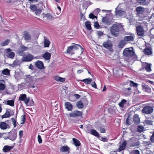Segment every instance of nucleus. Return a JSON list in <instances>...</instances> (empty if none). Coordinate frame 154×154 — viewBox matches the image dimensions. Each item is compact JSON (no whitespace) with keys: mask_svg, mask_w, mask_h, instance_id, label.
I'll use <instances>...</instances> for the list:
<instances>
[{"mask_svg":"<svg viewBox=\"0 0 154 154\" xmlns=\"http://www.w3.org/2000/svg\"><path fill=\"white\" fill-rule=\"evenodd\" d=\"M50 44V41L46 39L44 42V46L45 47H48Z\"/></svg>","mask_w":154,"mask_h":154,"instance_id":"4c0bfd02","label":"nucleus"},{"mask_svg":"<svg viewBox=\"0 0 154 154\" xmlns=\"http://www.w3.org/2000/svg\"><path fill=\"white\" fill-rule=\"evenodd\" d=\"M129 82L130 83V86H133L136 87H137V85H138V84L137 83L134 82L133 81H130Z\"/></svg>","mask_w":154,"mask_h":154,"instance_id":"49530a36","label":"nucleus"},{"mask_svg":"<svg viewBox=\"0 0 154 154\" xmlns=\"http://www.w3.org/2000/svg\"><path fill=\"white\" fill-rule=\"evenodd\" d=\"M146 65L145 66V69L147 72H150L151 71V66L152 64H147L146 63Z\"/></svg>","mask_w":154,"mask_h":154,"instance_id":"2f4dec72","label":"nucleus"},{"mask_svg":"<svg viewBox=\"0 0 154 154\" xmlns=\"http://www.w3.org/2000/svg\"><path fill=\"white\" fill-rule=\"evenodd\" d=\"M35 65L36 67L39 69H42L44 68V64L41 61H37L35 63Z\"/></svg>","mask_w":154,"mask_h":154,"instance_id":"2eb2a0df","label":"nucleus"},{"mask_svg":"<svg viewBox=\"0 0 154 154\" xmlns=\"http://www.w3.org/2000/svg\"><path fill=\"white\" fill-rule=\"evenodd\" d=\"M85 25L87 29L90 30L91 29L90 22L89 21H87L85 23Z\"/></svg>","mask_w":154,"mask_h":154,"instance_id":"f704fd0d","label":"nucleus"},{"mask_svg":"<svg viewBox=\"0 0 154 154\" xmlns=\"http://www.w3.org/2000/svg\"><path fill=\"white\" fill-rule=\"evenodd\" d=\"M51 54L48 52H46L42 55V57L46 60H49L50 59Z\"/></svg>","mask_w":154,"mask_h":154,"instance_id":"aec40b11","label":"nucleus"},{"mask_svg":"<svg viewBox=\"0 0 154 154\" xmlns=\"http://www.w3.org/2000/svg\"><path fill=\"white\" fill-rule=\"evenodd\" d=\"M92 79L90 78H88L82 80H80V81H82L84 82L85 84H90L91 82L92 81Z\"/></svg>","mask_w":154,"mask_h":154,"instance_id":"c85d7f7f","label":"nucleus"},{"mask_svg":"<svg viewBox=\"0 0 154 154\" xmlns=\"http://www.w3.org/2000/svg\"><path fill=\"white\" fill-rule=\"evenodd\" d=\"M8 125L5 122H2L0 123V128L2 129H5L7 128Z\"/></svg>","mask_w":154,"mask_h":154,"instance_id":"cd10ccee","label":"nucleus"},{"mask_svg":"<svg viewBox=\"0 0 154 154\" xmlns=\"http://www.w3.org/2000/svg\"><path fill=\"white\" fill-rule=\"evenodd\" d=\"M10 116V113L9 112H6L4 115L2 116V118H5L9 117Z\"/></svg>","mask_w":154,"mask_h":154,"instance_id":"09e8293b","label":"nucleus"},{"mask_svg":"<svg viewBox=\"0 0 154 154\" xmlns=\"http://www.w3.org/2000/svg\"><path fill=\"white\" fill-rule=\"evenodd\" d=\"M144 53L147 55H152V50L150 47H146L144 50Z\"/></svg>","mask_w":154,"mask_h":154,"instance_id":"4468645a","label":"nucleus"},{"mask_svg":"<svg viewBox=\"0 0 154 154\" xmlns=\"http://www.w3.org/2000/svg\"><path fill=\"white\" fill-rule=\"evenodd\" d=\"M24 36L25 40H29L31 39V36L30 33L26 31L24 32Z\"/></svg>","mask_w":154,"mask_h":154,"instance_id":"b1692460","label":"nucleus"},{"mask_svg":"<svg viewBox=\"0 0 154 154\" xmlns=\"http://www.w3.org/2000/svg\"><path fill=\"white\" fill-rule=\"evenodd\" d=\"M91 86L93 88H94L96 89L97 88V85H96V83H95V82H94L92 83Z\"/></svg>","mask_w":154,"mask_h":154,"instance_id":"bf43d9fd","label":"nucleus"},{"mask_svg":"<svg viewBox=\"0 0 154 154\" xmlns=\"http://www.w3.org/2000/svg\"><path fill=\"white\" fill-rule=\"evenodd\" d=\"M89 17L90 18H92V19H94L96 17L92 13H91L89 15Z\"/></svg>","mask_w":154,"mask_h":154,"instance_id":"13d9d810","label":"nucleus"},{"mask_svg":"<svg viewBox=\"0 0 154 154\" xmlns=\"http://www.w3.org/2000/svg\"><path fill=\"white\" fill-rule=\"evenodd\" d=\"M2 74L5 75H8L9 74V70L8 69H5L2 72Z\"/></svg>","mask_w":154,"mask_h":154,"instance_id":"37998d69","label":"nucleus"},{"mask_svg":"<svg viewBox=\"0 0 154 154\" xmlns=\"http://www.w3.org/2000/svg\"><path fill=\"white\" fill-rule=\"evenodd\" d=\"M151 141L152 142H154V132L153 133L150 138Z\"/></svg>","mask_w":154,"mask_h":154,"instance_id":"e2e57ef3","label":"nucleus"},{"mask_svg":"<svg viewBox=\"0 0 154 154\" xmlns=\"http://www.w3.org/2000/svg\"><path fill=\"white\" fill-rule=\"evenodd\" d=\"M38 58L37 57H34L30 54H28L23 57L22 60L24 62H30L34 59Z\"/></svg>","mask_w":154,"mask_h":154,"instance_id":"7ed1b4c3","label":"nucleus"},{"mask_svg":"<svg viewBox=\"0 0 154 154\" xmlns=\"http://www.w3.org/2000/svg\"><path fill=\"white\" fill-rule=\"evenodd\" d=\"M101 140L103 142H105L107 141L108 140V139L106 137H102Z\"/></svg>","mask_w":154,"mask_h":154,"instance_id":"680f3d73","label":"nucleus"},{"mask_svg":"<svg viewBox=\"0 0 154 154\" xmlns=\"http://www.w3.org/2000/svg\"><path fill=\"white\" fill-rule=\"evenodd\" d=\"M16 117H17V116H16L15 118H12L11 119V120H12V122L14 128L16 127L17 126Z\"/></svg>","mask_w":154,"mask_h":154,"instance_id":"ea45409f","label":"nucleus"},{"mask_svg":"<svg viewBox=\"0 0 154 154\" xmlns=\"http://www.w3.org/2000/svg\"><path fill=\"white\" fill-rule=\"evenodd\" d=\"M126 100L123 99L119 103V105L120 107H123L126 103Z\"/></svg>","mask_w":154,"mask_h":154,"instance_id":"c03bdc74","label":"nucleus"},{"mask_svg":"<svg viewBox=\"0 0 154 154\" xmlns=\"http://www.w3.org/2000/svg\"><path fill=\"white\" fill-rule=\"evenodd\" d=\"M66 109L68 111H72V110L73 107L72 104L69 102H67L65 103Z\"/></svg>","mask_w":154,"mask_h":154,"instance_id":"dca6fc26","label":"nucleus"},{"mask_svg":"<svg viewBox=\"0 0 154 154\" xmlns=\"http://www.w3.org/2000/svg\"><path fill=\"white\" fill-rule=\"evenodd\" d=\"M5 85L2 83L0 82V91L4 90L5 88Z\"/></svg>","mask_w":154,"mask_h":154,"instance_id":"a19ab883","label":"nucleus"},{"mask_svg":"<svg viewBox=\"0 0 154 154\" xmlns=\"http://www.w3.org/2000/svg\"><path fill=\"white\" fill-rule=\"evenodd\" d=\"M82 112L78 110H75L69 114V115L71 117L76 118L82 115Z\"/></svg>","mask_w":154,"mask_h":154,"instance_id":"6e6552de","label":"nucleus"},{"mask_svg":"<svg viewBox=\"0 0 154 154\" xmlns=\"http://www.w3.org/2000/svg\"><path fill=\"white\" fill-rule=\"evenodd\" d=\"M72 140L74 143V144L75 146H78L80 145V143L79 140H77L75 138H73L72 139Z\"/></svg>","mask_w":154,"mask_h":154,"instance_id":"7c9ffc66","label":"nucleus"},{"mask_svg":"<svg viewBox=\"0 0 154 154\" xmlns=\"http://www.w3.org/2000/svg\"><path fill=\"white\" fill-rule=\"evenodd\" d=\"M17 136V132L15 131H13L9 133V135L8 137H7V138L12 141H14L15 140Z\"/></svg>","mask_w":154,"mask_h":154,"instance_id":"9b49d317","label":"nucleus"},{"mask_svg":"<svg viewBox=\"0 0 154 154\" xmlns=\"http://www.w3.org/2000/svg\"><path fill=\"white\" fill-rule=\"evenodd\" d=\"M133 121L135 124H139L140 123V118L137 114H135L134 116Z\"/></svg>","mask_w":154,"mask_h":154,"instance_id":"5701e85b","label":"nucleus"},{"mask_svg":"<svg viewBox=\"0 0 154 154\" xmlns=\"http://www.w3.org/2000/svg\"><path fill=\"white\" fill-rule=\"evenodd\" d=\"M119 143V146L117 151L119 152H120L124 150L127 144V142L125 141H123Z\"/></svg>","mask_w":154,"mask_h":154,"instance_id":"9d476101","label":"nucleus"},{"mask_svg":"<svg viewBox=\"0 0 154 154\" xmlns=\"http://www.w3.org/2000/svg\"><path fill=\"white\" fill-rule=\"evenodd\" d=\"M137 1L141 5H145L148 4V2L146 0H137Z\"/></svg>","mask_w":154,"mask_h":154,"instance_id":"473e14b6","label":"nucleus"},{"mask_svg":"<svg viewBox=\"0 0 154 154\" xmlns=\"http://www.w3.org/2000/svg\"><path fill=\"white\" fill-rule=\"evenodd\" d=\"M103 46L105 48L108 49L110 52H112L113 49L112 48V45L110 41H107L103 42Z\"/></svg>","mask_w":154,"mask_h":154,"instance_id":"39448f33","label":"nucleus"},{"mask_svg":"<svg viewBox=\"0 0 154 154\" xmlns=\"http://www.w3.org/2000/svg\"><path fill=\"white\" fill-rule=\"evenodd\" d=\"M54 79L56 81L60 82H63L65 79L64 78H62L59 76H56L54 77Z\"/></svg>","mask_w":154,"mask_h":154,"instance_id":"c756f323","label":"nucleus"},{"mask_svg":"<svg viewBox=\"0 0 154 154\" xmlns=\"http://www.w3.org/2000/svg\"><path fill=\"white\" fill-rule=\"evenodd\" d=\"M97 33L99 36H101L103 35V33L102 31H97Z\"/></svg>","mask_w":154,"mask_h":154,"instance_id":"4d7b16f0","label":"nucleus"},{"mask_svg":"<svg viewBox=\"0 0 154 154\" xmlns=\"http://www.w3.org/2000/svg\"><path fill=\"white\" fill-rule=\"evenodd\" d=\"M144 129V128L143 126L139 125L137 127V130L138 132L141 133L143 131Z\"/></svg>","mask_w":154,"mask_h":154,"instance_id":"a18cd8bd","label":"nucleus"},{"mask_svg":"<svg viewBox=\"0 0 154 154\" xmlns=\"http://www.w3.org/2000/svg\"><path fill=\"white\" fill-rule=\"evenodd\" d=\"M76 105L78 108H82L83 106V104L81 101L78 102L77 103Z\"/></svg>","mask_w":154,"mask_h":154,"instance_id":"79ce46f5","label":"nucleus"},{"mask_svg":"<svg viewBox=\"0 0 154 154\" xmlns=\"http://www.w3.org/2000/svg\"><path fill=\"white\" fill-rule=\"evenodd\" d=\"M22 119L21 120V124H24L25 122V115H23L22 116Z\"/></svg>","mask_w":154,"mask_h":154,"instance_id":"864d4df0","label":"nucleus"},{"mask_svg":"<svg viewBox=\"0 0 154 154\" xmlns=\"http://www.w3.org/2000/svg\"><path fill=\"white\" fill-rule=\"evenodd\" d=\"M134 154H140L139 152L137 150H135L134 151Z\"/></svg>","mask_w":154,"mask_h":154,"instance_id":"69168bd1","label":"nucleus"},{"mask_svg":"<svg viewBox=\"0 0 154 154\" xmlns=\"http://www.w3.org/2000/svg\"><path fill=\"white\" fill-rule=\"evenodd\" d=\"M6 56L8 58L13 59L15 56V53L12 51V50L10 48H8L6 50Z\"/></svg>","mask_w":154,"mask_h":154,"instance_id":"1a4fd4ad","label":"nucleus"},{"mask_svg":"<svg viewBox=\"0 0 154 154\" xmlns=\"http://www.w3.org/2000/svg\"><path fill=\"white\" fill-rule=\"evenodd\" d=\"M19 62L18 60H15L11 65L13 67L16 66L18 65Z\"/></svg>","mask_w":154,"mask_h":154,"instance_id":"8fccbe9b","label":"nucleus"},{"mask_svg":"<svg viewBox=\"0 0 154 154\" xmlns=\"http://www.w3.org/2000/svg\"><path fill=\"white\" fill-rule=\"evenodd\" d=\"M125 43L123 41H121L119 44V48H122L125 46Z\"/></svg>","mask_w":154,"mask_h":154,"instance_id":"de8ad7c7","label":"nucleus"},{"mask_svg":"<svg viewBox=\"0 0 154 154\" xmlns=\"http://www.w3.org/2000/svg\"><path fill=\"white\" fill-rule=\"evenodd\" d=\"M21 48H20L18 50V53L20 55L22 56L23 54V51L22 50H21Z\"/></svg>","mask_w":154,"mask_h":154,"instance_id":"6e6d98bb","label":"nucleus"},{"mask_svg":"<svg viewBox=\"0 0 154 154\" xmlns=\"http://www.w3.org/2000/svg\"><path fill=\"white\" fill-rule=\"evenodd\" d=\"M153 108L150 106H145L142 109V112L146 114H149L152 113L153 111Z\"/></svg>","mask_w":154,"mask_h":154,"instance_id":"20e7f679","label":"nucleus"},{"mask_svg":"<svg viewBox=\"0 0 154 154\" xmlns=\"http://www.w3.org/2000/svg\"><path fill=\"white\" fill-rule=\"evenodd\" d=\"M38 140L39 143H42V140L41 138V136L39 134H38Z\"/></svg>","mask_w":154,"mask_h":154,"instance_id":"5fc2aeb1","label":"nucleus"},{"mask_svg":"<svg viewBox=\"0 0 154 154\" xmlns=\"http://www.w3.org/2000/svg\"><path fill=\"white\" fill-rule=\"evenodd\" d=\"M29 8L33 12H35L37 9V7L34 5H31L29 7Z\"/></svg>","mask_w":154,"mask_h":154,"instance_id":"c9c22d12","label":"nucleus"},{"mask_svg":"<svg viewBox=\"0 0 154 154\" xmlns=\"http://www.w3.org/2000/svg\"><path fill=\"white\" fill-rule=\"evenodd\" d=\"M123 53L124 55L126 57H130L133 56L134 53L132 48H131V49H129V48H127L124 50Z\"/></svg>","mask_w":154,"mask_h":154,"instance_id":"423d86ee","label":"nucleus"},{"mask_svg":"<svg viewBox=\"0 0 154 154\" xmlns=\"http://www.w3.org/2000/svg\"><path fill=\"white\" fill-rule=\"evenodd\" d=\"M20 137V138H21L23 135V131H20L19 133Z\"/></svg>","mask_w":154,"mask_h":154,"instance_id":"0e129e2a","label":"nucleus"},{"mask_svg":"<svg viewBox=\"0 0 154 154\" xmlns=\"http://www.w3.org/2000/svg\"><path fill=\"white\" fill-rule=\"evenodd\" d=\"M102 21L103 22L106 24L109 25L111 24V22L109 19L107 17H103L102 19Z\"/></svg>","mask_w":154,"mask_h":154,"instance_id":"bb28decb","label":"nucleus"},{"mask_svg":"<svg viewBox=\"0 0 154 154\" xmlns=\"http://www.w3.org/2000/svg\"><path fill=\"white\" fill-rule=\"evenodd\" d=\"M134 38V36L133 35H131L125 36L124 38V40L125 41L128 42L133 41Z\"/></svg>","mask_w":154,"mask_h":154,"instance_id":"f3484780","label":"nucleus"},{"mask_svg":"<svg viewBox=\"0 0 154 154\" xmlns=\"http://www.w3.org/2000/svg\"><path fill=\"white\" fill-rule=\"evenodd\" d=\"M20 48L21 49V50H22L23 51L27 50L28 49V48L27 47H25L24 46H22Z\"/></svg>","mask_w":154,"mask_h":154,"instance_id":"052dcab7","label":"nucleus"},{"mask_svg":"<svg viewBox=\"0 0 154 154\" xmlns=\"http://www.w3.org/2000/svg\"><path fill=\"white\" fill-rule=\"evenodd\" d=\"M73 49L72 47V46H71L68 47V49L67 50V52L68 53H70L72 50Z\"/></svg>","mask_w":154,"mask_h":154,"instance_id":"603ef678","label":"nucleus"},{"mask_svg":"<svg viewBox=\"0 0 154 154\" xmlns=\"http://www.w3.org/2000/svg\"><path fill=\"white\" fill-rule=\"evenodd\" d=\"M42 17L43 18L46 17L48 19L51 20L53 18V17L50 13H47V14L43 13L42 15Z\"/></svg>","mask_w":154,"mask_h":154,"instance_id":"a211bd4d","label":"nucleus"},{"mask_svg":"<svg viewBox=\"0 0 154 154\" xmlns=\"http://www.w3.org/2000/svg\"><path fill=\"white\" fill-rule=\"evenodd\" d=\"M35 14L37 15H39L41 14L42 11L40 9H37L35 11Z\"/></svg>","mask_w":154,"mask_h":154,"instance_id":"3c124183","label":"nucleus"},{"mask_svg":"<svg viewBox=\"0 0 154 154\" xmlns=\"http://www.w3.org/2000/svg\"><path fill=\"white\" fill-rule=\"evenodd\" d=\"M13 148V146L6 145L4 146L2 150L4 152H8L12 149Z\"/></svg>","mask_w":154,"mask_h":154,"instance_id":"6ab92c4d","label":"nucleus"},{"mask_svg":"<svg viewBox=\"0 0 154 154\" xmlns=\"http://www.w3.org/2000/svg\"><path fill=\"white\" fill-rule=\"evenodd\" d=\"M19 100L23 101L26 105H27L30 100L29 97H27L26 95L24 94H20L19 97Z\"/></svg>","mask_w":154,"mask_h":154,"instance_id":"f03ea898","label":"nucleus"},{"mask_svg":"<svg viewBox=\"0 0 154 154\" xmlns=\"http://www.w3.org/2000/svg\"><path fill=\"white\" fill-rule=\"evenodd\" d=\"M137 34L139 36H142L144 34V30L143 27L141 25L137 26L136 27Z\"/></svg>","mask_w":154,"mask_h":154,"instance_id":"0eeeda50","label":"nucleus"},{"mask_svg":"<svg viewBox=\"0 0 154 154\" xmlns=\"http://www.w3.org/2000/svg\"><path fill=\"white\" fill-rule=\"evenodd\" d=\"M38 0H29V1L30 3H31L37 2Z\"/></svg>","mask_w":154,"mask_h":154,"instance_id":"338daca9","label":"nucleus"},{"mask_svg":"<svg viewBox=\"0 0 154 154\" xmlns=\"http://www.w3.org/2000/svg\"><path fill=\"white\" fill-rule=\"evenodd\" d=\"M89 133L92 135L97 137H99L100 136L99 133L95 130L91 129Z\"/></svg>","mask_w":154,"mask_h":154,"instance_id":"393cba45","label":"nucleus"},{"mask_svg":"<svg viewBox=\"0 0 154 154\" xmlns=\"http://www.w3.org/2000/svg\"><path fill=\"white\" fill-rule=\"evenodd\" d=\"M72 44L73 45H72V48L74 49L77 50L79 48H82L80 45L76 44L74 43H72Z\"/></svg>","mask_w":154,"mask_h":154,"instance_id":"e433bc0d","label":"nucleus"},{"mask_svg":"<svg viewBox=\"0 0 154 154\" xmlns=\"http://www.w3.org/2000/svg\"><path fill=\"white\" fill-rule=\"evenodd\" d=\"M14 100H9L6 101V104L11 106H14Z\"/></svg>","mask_w":154,"mask_h":154,"instance_id":"72a5a7b5","label":"nucleus"},{"mask_svg":"<svg viewBox=\"0 0 154 154\" xmlns=\"http://www.w3.org/2000/svg\"><path fill=\"white\" fill-rule=\"evenodd\" d=\"M110 31L111 34L115 37L118 36L119 34V26L116 24H113L111 27Z\"/></svg>","mask_w":154,"mask_h":154,"instance_id":"f257e3e1","label":"nucleus"},{"mask_svg":"<svg viewBox=\"0 0 154 154\" xmlns=\"http://www.w3.org/2000/svg\"><path fill=\"white\" fill-rule=\"evenodd\" d=\"M100 131L102 133H105V130L103 128H101L100 129Z\"/></svg>","mask_w":154,"mask_h":154,"instance_id":"774afa93","label":"nucleus"},{"mask_svg":"<svg viewBox=\"0 0 154 154\" xmlns=\"http://www.w3.org/2000/svg\"><path fill=\"white\" fill-rule=\"evenodd\" d=\"M142 89L148 93L151 92V88L145 83H143L142 84Z\"/></svg>","mask_w":154,"mask_h":154,"instance_id":"ddd939ff","label":"nucleus"},{"mask_svg":"<svg viewBox=\"0 0 154 154\" xmlns=\"http://www.w3.org/2000/svg\"><path fill=\"white\" fill-rule=\"evenodd\" d=\"M69 148L67 146H62L60 149V151L61 152H66L69 151Z\"/></svg>","mask_w":154,"mask_h":154,"instance_id":"412c9836","label":"nucleus"},{"mask_svg":"<svg viewBox=\"0 0 154 154\" xmlns=\"http://www.w3.org/2000/svg\"><path fill=\"white\" fill-rule=\"evenodd\" d=\"M10 42V40L6 39L3 42H2L1 43V45L2 46L7 45Z\"/></svg>","mask_w":154,"mask_h":154,"instance_id":"58836bf2","label":"nucleus"},{"mask_svg":"<svg viewBox=\"0 0 154 154\" xmlns=\"http://www.w3.org/2000/svg\"><path fill=\"white\" fill-rule=\"evenodd\" d=\"M154 117L152 116L149 117H146V119L144 121V123L148 125H151L153 122Z\"/></svg>","mask_w":154,"mask_h":154,"instance_id":"f8f14e48","label":"nucleus"},{"mask_svg":"<svg viewBox=\"0 0 154 154\" xmlns=\"http://www.w3.org/2000/svg\"><path fill=\"white\" fill-rule=\"evenodd\" d=\"M136 11L138 14H143L144 12V8L140 6L136 8Z\"/></svg>","mask_w":154,"mask_h":154,"instance_id":"4be33fe9","label":"nucleus"},{"mask_svg":"<svg viewBox=\"0 0 154 154\" xmlns=\"http://www.w3.org/2000/svg\"><path fill=\"white\" fill-rule=\"evenodd\" d=\"M116 14L118 16H123L125 15V12L121 10L116 9L115 11Z\"/></svg>","mask_w":154,"mask_h":154,"instance_id":"a878e982","label":"nucleus"}]
</instances>
